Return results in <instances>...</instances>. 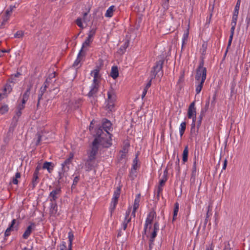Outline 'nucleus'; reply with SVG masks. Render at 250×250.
<instances>
[{
	"label": "nucleus",
	"instance_id": "f257e3e1",
	"mask_svg": "<svg viewBox=\"0 0 250 250\" xmlns=\"http://www.w3.org/2000/svg\"><path fill=\"white\" fill-rule=\"evenodd\" d=\"M96 135L97 136L93 141L97 140L96 146L98 148L99 145L105 148H108L112 145V134L109 132L104 133L103 129L98 128Z\"/></svg>",
	"mask_w": 250,
	"mask_h": 250
},
{
	"label": "nucleus",
	"instance_id": "f03ea898",
	"mask_svg": "<svg viewBox=\"0 0 250 250\" xmlns=\"http://www.w3.org/2000/svg\"><path fill=\"white\" fill-rule=\"evenodd\" d=\"M97 140L93 141L91 149L87 152L88 157L85 160V167L86 171L92 170L95 166V160L98 153V148L96 146Z\"/></svg>",
	"mask_w": 250,
	"mask_h": 250
},
{
	"label": "nucleus",
	"instance_id": "7ed1b4c3",
	"mask_svg": "<svg viewBox=\"0 0 250 250\" xmlns=\"http://www.w3.org/2000/svg\"><path fill=\"white\" fill-rule=\"evenodd\" d=\"M164 62V56H160L159 60L155 62L150 71V76L151 77V79H154L156 77L159 78L162 77L163 76V71L162 69Z\"/></svg>",
	"mask_w": 250,
	"mask_h": 250
},
{
	"label": "nucleus",
	"instance_id": "20e7f679",
	"mask_svg": "<svg viewBox=\"0 0 250 250\" xmlns=\"http://www.w3.org/2000/svg\"><path fill=\"white\" fill-rule=\"evenodd\" d=\"M107 94V98L105 100V108L106 110L112 112L115 110V103L117 99L115 91L112 87H110Z\"/></svg>",
	"mask_w": 250,
	"mask_h": 250
},
{
	"label": "nucleus",
	"instance_id": "39448f33",
	"mask_svg": "<svg viewBox=\"0 0 250 250\" xmlns=\"http://www.w3.org/2000/svg\"><path fill=\"white\" fill-rule=\"evenodd\" d=\"M204 59L202 58L196 71L195 79L196 81H200L203 80L205 81L206 79L207 70V68L204 67Z\"/></svg>",
	"mask_w": 250,
	"mask_h": 250
},
{
	"label": "nucleus",
	"instance_id": "423d86ee",
	"mask_svg": "<svg viewBox=\"0 0 250 250\" xmlns=\"http://www.w3.org/2000/svg\"><path fill=\"white\" fill-rule=\"evenodd\" d=\"M100 87V84L93 83H92V84L90 86L89 91L86 94V96H87L90 99H91L90 102L91 103H93V101L94 103H95V101H97V99L98 98V93L99 91Z\"/></svg>",
	"mask_w": 250,
	"mask_h": 250
},
{
	"label": "nucleus",
	"instance_id": "0eeeda50",
	"mask_svg": "<svg viewBox=\"0 0 250 250\" xmlns=\"http://www.w3.org/2000/svg\"><path fill=\"white\" fill-rule=\"evenodd\" d=\"M74 157L73 153H70L69 157L61 165L62 169L64 171H68L70 169V166L72 164Z\"/></svg>",
	"mask_w": 250,
	"mask_h": 250
},
{
	"label": "nucleus",
	"instance_id": "6e6552de",
	"mask_svg": "<svg viewBox=\"0 0 250 250\" xmlns=\"http://www.w3.org/2000/svg\"><path fill=\"white\" fill-rule=\"evenodd\" d=\"M62 193V190L60 187H58L51 191L49 194L48 198L50 202H57Z\"/></svg>",
	"mask_w": 250,
	"mask_h": 250
},
{
	"label": "nucleus",
	"instance_id": "1a4fd4ad",
	"mask_svg": "<svg viewBox=\"0 0 250 250\" xmlns=\"http://www.w3.org/2000/svg\"><path fill=\"white\" fill-rule=\"evenodd\" d=\"M90 75L93 77L92 83L101 84L102 80V76L100 74V67L97 66L96 69H95L91 71Z\"/></svg>",
	"mask_w": 250,
	"mask_h": 250
},
{
	"label": "nucleus",
	"instance_id": "9d476101",
	"mask_svg": "<svg viewBox=\"0 0 250 250\" xmlns=\"http://www.w3.org/2000/svg\"><path fill=\"white\" fill-rule=\"evenodd\" d=\"M35 227L36 224L35 223H30V225L27 227L22 235V238L24 239H27L32 231L35 229Z\"/></svg>",
	"mask_w": 250,
	"mask_h": 250
},
{
	"label": "nucleus",
	"instance_id": "9b49d317",
	"mask_svg": "<svg viewBox=\"0 0 250 250\" xmlns=\"http://www.w3.org/2000/svg\"><path fill=\"white\" fill-rule=\"evenodd\" d=\"M86 53L85 52H83L82 50H80L76 60L74 62L73 66L76 68V69L79 68L81 66V62L83 60V58L85 56Z\"/></svg>",
	"mask_w": 250,
	"mask_h": 250
},
{
	"label": "nucleus",
	"instance_id": "f8f14e48",
	"mask_svg": "<svg viewBox=\"0 0 250 250\" xmlns=\"http://www.w3.org/2000/svg\"><path fill=\"white\" fill-rule=\"evenodd\" d=\"M195 101L192 102L189 105L188 110V117L191 119L193 116L196 115V110L195 107Z\"/></svg>",
	"mask_w": 250,
	"mask_h": 250
},
{
	"label": "nucleus",
	"instance_id": "ddd939ff",
	"mask_svg": "<svg viewBox=\"0 0 250 250\" xmlns=\"http://www.w3.org/2000/svg\"><path fill=\"white\" fill-rule=\"evenodd\" d=\"M32 87V84L31 82L27 85L26 90L22 95V98L21 101H22L23 104H26V102L28 101Z\"/></svg>",
	"mask_w": 250,
	"mask_h": 250
},
{
	"label": "nucleus",
	"instance_id": "4468645a",
	"mask_svg": "<svg viewBox=\"0 0 250 250\" xmlns=\"http://www.w3.org/2000/svg\"><path fill=\"white\" fill-rule=\"evenodd\" d=\"M138 155H136L135 158L134 159L133 161V164L132 166V167L131 170L130 171V176L132 177V179H134V174L136 172V170L138 168Z\"/></svg>",
	"mask_w": 250,
	"mask_h": 250
},
{
	"label": "nucleus",
	"instance_id": "2eb2a0df",
	"mask_svg": "<svg viewBox=\"0 0 250 250\" xmlns=\"http://www.w3.org/2000/svg\"><path fill=\"white\" fill-rule=\"evenodd\" d=\"M58 211L57 202H50L49 212L51 215H55Z\"/></svg>",
	"mask_w": 250,
	"mask_h": 250
},
{
	"label": "nucleus",
	"instance_id": "dca6fc26",
	"mask_svg": "<svg viewBox=\"0 0 250 250\" xmlns=\"http://www.w3.org/2000/svg\"><path fill=\"white\" fill-rule=\"evenodd\" d=\"M156 212L154 210L150 211L147 214L146 222L151 225L154 219L156 217Z\"/></svg>",
	"mask_w": 250,
	"mask_h": 250
},
{
	"label": "nucleus",
	"instance_id": "f3484780",
	"mask_svg": "<svg viewBox=\"0 0 250 250\" xmlns=\"http://www.w3.org/2000/svg\"><path fill=\"white\" fill-rule=\"evenodd\" d=\"M93 42V39L91 38H89L87 37L85 41L83 42L82 44V48L80 50H82L83 52H85L86 53L87 51V49L86 48L89 47L90 45V43Z\"/></svg>",
	"mask_w": 250,
	"mask_h": 250
},
{
	"label": "nucleus",
	"instance_id": "a211bd4d",
	"mask_svg": "<svg viewBox=\"0 0 250 250\" xmlns=\"http://www.w3.org/2000/svg\"><path fill=\"white\" fill-rule=\"evenodd\" d=\"M111 126V124L110 122L108 120L105 119V121L103 122L102 126L99 128L103 129V131L104 130L105 131L104 133H107V132H108V130L110 129Z\"/></svg>",
	"mask_w": 250,
	"mask_h": 250
},
{
	"label": "nucleus",
	"instance_id": "6ab92c4d",
	"mask_svg": "<svg viewBox=\"0 0 250 250\" xmlns=\"http://www.w3.org/2000/svg\"><path fill=\"white\" fill-rule=\"evenodd\" d=\"M40 182L39 174L33 173V177L31 183L32 189H34Z\"/></svg>",
	"mask_w": 250,
	"mask_h": 250
},
{
	"label": "nucleus",
	"instance_id": "aec40b11",
	"mask_svg": "<svg viewBox=\"0 0 250 250\" xmlns=\"http://www.w3.org/2000/svg\"><path fill=\"white\" fill-rule=\"evenodd\" d=\"M167 170H165L164 172L162 178L159 181L158 186L163 188L165 185V183L167 181Z\"/></svg>",
	"mask_w": 250,
	"mask_h": 250
},
{
	"label": "nucleus",
	"instance_id": "412c9836",
	"mask_svg": "<svg viewBox=\"0 0 250 250\" xmlns=\"http://www.w3.org/2000/svg\"><path fill=\"white\" fill-rule=\"evenodd\" d=\"M54 165L52 162H45L42 166V169H46L49 173H51L53 170Z\"/></svg>",
	"mask_w": 250,
	"mask_h": 250
},
{
	"label": "nucleus",
	"instance_id": "4be33fe9",
	"mask_svg": "<svg viewBox=\"0 0 250 250\" xmlns=\"http://www.w3.org/2000/svg\"><path fill=\"white\" fill-rule=\"evenodd\" d=\"M131 209H132L131 207H129L126 210V211L125 212V218L123 221L124 223H126L128 224L129 223H130L131 222V217L130 216V214L131 212Z\"/></svg>",
	"mask_w": 250,
	"mask_h": 250
},
{
	"label": "nucleus",
	"instance_id": "5701e85b",
	"mask_svg": "<svg viewBox=\"0 0 250 250\" xmlns=\"http://www.w3.org/2000/svg\"><path fill=\"white\" fill-rule=\"evenodd\" d=\"M8 228H10L11 230L12 231L16 230L17 231L19 229V223L18 222L17 223V220L15 219H14L12 220L11 224L9 225Z\"/></svg>",
	"mask_w": 250,
	"mask_h": 250
},
{
	"label": "nucleus",
	"instance_id": "b1692460",
	"mask_svg": "<svg viewBox=\"0 0 250 250\" xmlns=\"http://www.w3.org/2000/svg\"><path fill=\"white\" fill-rule=\"evenodd\" d=\"M110 75L113 79H116L119 76V71L117 66L112 67Z\"/></svg>",
	"mask_w": 250,
	"mask_h": 250
},
{
	"label": "nucleus",
	"instance_id": "393cba45",
	"mask_svg": "<svg viewBox=\"0 0 250 250\" xmlns=\"http://www.w3.org/2000/svg\"><path fill=\"white\" fill-rule=\"evenodd\" d=\"M118 203V200L117 199H111V202L110 203V207L109 208V210L110 212V215L112 216L113 212L114 211L116 206Z\"/></svg>",
	"mask_w": 250,
	"mask_h": 250
},
{
	"label": "nucleus",
	"instance_id": "a878e982",
	"mask_svg": "<svg viewBox=\"0 0 250 250\" xmlns=\"http://www.w3.org/2000/svg\"><path fill=\"white\" fill-rule=\"evenodd\" d=\"M179 210V204L176 202L174 204V209H173V218L172 221H174L177 219V216L178 214V212Z\"/></svg>",
	"mask_w": 250,
	"mask_h": 250
},
{
	"label": "nucleus",
	"instance_id": "bb28decb",
	"mask_svg": "<svg viewBox=\"0 0 250 250\" xmlns=\"http://www.w3.org/2000/svg\"><path fill=\"white\" fill-rule=\"evenodd\" d=\"M188 146L187 145L184 149L182 154V160L184 164L188 161Z\"/></svg>",
	"mask_w": 250,
	"mask_h": 250
},
{
	"label": "nucleus",
	"instance_id": "cd10ccee",
	"mask_svg": "<svg viewBox=\"0 0 250 250\" xmlns=\"http://www.w3.org/2000/svg\"><path fill=\"white\" fill-rule=\"evenodd\" d=\"M68 171H64L62 169L61 171H59L58 172V183L60 184L63 182V178L64 177H66L67 172Z\"/></svg>",
	"mask_w": 250,
	"mask_h": 250
},
{
	"label": "nucleus",
	"instance_id": "c85d7f7f",
	"mask_svg": "<svg viewBox=\"0 0 250 250\" xmlns=\"http://www.w3.org/2000/svg\"><path fill=\"white\" fill-rule=\"evenodd\" d=\"M115 7L114 5L110 6L106 10L105 16L108 18L112 17L113 15V12L115 11Z\"/></svg>",
	"mask_w": 250,
	"mask_h": 250
},
{
	"label": "nucleus",
	"instance_id": "c756f323",
	"mask_svg": "<svg viewBox=\"0 0 250 250\" xmlns=\"http://www.w3.org/2000/svg\"><path fill=\"white\" fill-rule=\"evenodd\" d=\"M140 199H141V194H138L135 197L134 204L133 206V208L135 209H137L139 208V203L140 202Z\"/></svg>",
	"mask_w": 250,
	"mask_h": 250
},
{
	"label": "nucleus",
	"instance_id": "7c9ffc66",
	"mask_svg": "<svg viewBox=\"0 0 250 250\" xmlns=\"http://www.w3.org/2000/svg\"><path fill=\"white\" fill-rule=\"evenodd\" d=\"M22 114V111L17 110L16 113V116H14L13 120L15 121L13 125V127H15L17 125V123L19 120V118L21 117Z\"/></svg>",
	"mask_w": 250,
	"mask_h": 250
},
{
	"label": "nucleus",
	"instance_id": "2f4dec72",
	"mask_svg": "<svg viewBox=\"0 0 250 250\" xmlns=\"http://www.w3.org/2000/svg\"><path fill=\"white\" fill-rule=\"evenodd\" d=\"M205 81H204L203 80H201L200 81H198V84L196 85V89H195V91H196V94H199L203 88V85H204V83H205Z\"/></svg>",
	"mask_w": 250,
	"mask_h": 250
},
{
	"label": "nucleus",
	"instance_id": "473e14b6",
	"mask_svg": "<svg viewBox=\"0 0 250 250\" xmlns=\"http://www.w3.org/2000/svg\"><path fill=\"white\" fill-rule=\"evenodd\" d=\"M198 128L196 130L195 125H194V124H191V126L190 129V135L192 137L196 136L198 133Z\"/></svg>",
	"mask_w": 250,
	"mask_h": 250
},
{
	"label": "nucleus",
	"instance_id": "72a5a7b5",
	"mask_svg": "<svg viewBox=\"0 0 250 250\" xmlns=\"http://www.w3.org/2000/svg\"><path fill=\"white\" fill-rule=\"evenodd\" d=\"M186 129V122H182L180 125V135L181 137H182L183 135V134L185 133V131Z\"/></svg>",
	"mask_w": 250,
	"mask_h": 250
},
{
	"label": "nucleus",
	"instance_id": "f704fd0d",
	"mask_svg": "<svg viewBox=\"0 0 250 250\" xmlns=\"http://www.w3.org/2000/svg\"><path fill=\"white\" fill-rule=\"evenodd\" d=\"M121 193V188L118 187L114 191L113 196L112 199L118 200Z\"/></svg>",
	"mask_w": 250,
	"mask_h": 250
},
{
	"label": "nucleus",
	"instance_id": "c9c22d12",
	"mask_svg": "<svg viewBox=\"0 0 250 250\" xmlns=\"http://www.w3.org/2000/svg\"><path fill=\"white\" fill-rule=\"evenodd\" d=\"M203 116H204V111H203V110H202L201 112V114L198 117V120L197 123L196 127L198 128V129H199L200 126H201Z\"/></svg>",
	"mask_w": 250,
	"mask_h": 250
},
{
	"label": "nucleus",
	"instance_id": "e433bc0d",
	"mask_svg": "<svg viewBox=\"0 0 250 250\" xmlns=\"http://www.w3.org/2000/svg\"><path fill=\"white\" fill-rule=\"evenodd\" d=\"M129 146V144H125L124 146L122 149L120 151L119 153L126 154L128 152V147Z\"/></svg>",
	"mask_w": 250,
	"mask_h": 250
},
{
	"label": "nucleus",
	"instance_id": "4c0bfd02",
	"mask_svg": "<svg viewBox=\"0 0 250 250\" xmlns=\"http://www.w3.org/2000/svg\"><path fill=\"white\" fill-rule=\"evenodd\" d=\"M188 31L187 30V32L186 33H185L183 35V38H182V48H183V46L185 44L187 43V42L188 41Z\"/></svg>",
	"mask_w": 250,
	"mask_h": 250
},
{
	"label": "nucleus",
	"instance_id": "58836bf2",
	"mask_svg": "<svg viewBox=\"0 0 250 250\" xmlns=\"http://www.w3.org/2000/svg\"><path fill=\"white\" fill-rule=\"evenodd\" d=\"M9 110V107L7 105L4 104L1 106L0 108V113L1 114H4L5 113L7 112Z\"/></svg>",
	"mask_w": 250,
	"mask_h": 250
},
{
	"label": "nucleus",
	"instance_id": "ea45409f",
	"mask_svg": "<svg viewBox=\"0 0 250 250\" xmlns=\"http://www.w3.org/2000/svg\"><path fill=\"white\" fill-rule=\"evenodd\" d=\"M96 32V28H91L90 31H89V33L88 34V37L89 38H91L93 39V37L95 36Z\"/></svg>",
	"mask_w": 250,
	"mask_h": 250
},
{
	"label": "nucleus",
	"instance_id": "a19ab883",
	"mask_svg": "<svg viewBox=\"0 0 250 250\" xmlns=\"http://www.w3.org/2000/svg\"><path fill=\"white\" fill-rule=\"evenodd\" d=\"M12 90V87L10 83H6L4 86L3 89V92L6 93L8 92V93H10Z\"/></svg>",
	"mask_w": 250,
	"mask_h": 250
},
{
	"label": "nucleus",
	"instance_id": "79ce46f5",
	"mask_svg": "<svg viewBox=\"0 0 250 250\" xmlns=\"http://www.w3.org/2000/svg\"><path fill=\"white\" fill-rule=\"evenodd\" d=\"M163 190V188L157 187L156 189V198L158 200H159L160 196L162 195Z\"/></svg>",
	"mask_w": 250,
	"mask_h": 250
},
{
	"label": "nucleus",
	"instance_id": "37998d69",
	"mask_svg": "<svg viewBox=\"0 0 250 250\" xmlns=\"http://www.w3.org/2000/svg\"><path fill=\"white\" fill-rule=\"evenodd\" d=\"M23 36H24V32L21 30H19L14 34V38H22Z\"/></svg>",
	"mask_w": 250,
	"mask_h": 250
},
{
	"label": "nucleus",
	"instance_id": "c03bdc74",
	"mask_svg": "<svg viewBox=\"0 0 250 250\" xmlns=\"http://www.w3.org/2000/svg\"><path fill=\"white\" fill-rule=\"evenodd\" d=\"M46 90V89L43 86L40 88V93L38 95V97H39V100H41L42 99V96Z\"/></svg>",
	"mask_w": 250,
	"mask_h": 250
},
{
	"label": "nucleus",
	"instance_id": "a18cd8bd",
	"mask_svg": "<svg viewBox=\"0 0 250 250\" xmlns=\"http://www.w3.org/2000/svg\"><path fill=\"white\" fill-rule=\"evenodd\" d=\"M74 237V236L73 231L72 230L70 231L68 234V238L69 242L73 243Z\"/></svg>",
	"mask_w": 250,
	"mask_h": 250
},
{
	"label": "nucleus",
	"instance_id": "49530a36",
	"mask_svg": "<svg viewBox=\"0 0 250 250\" xmlns=\"http://www.w3.org/2000/svg\"><path fill=\"white\" fill-rule=\"evenodd\" d=\"M36 136L37 137V140L36 142V145L38 146L40 145V143L42 141V135L40 133H38L36 134Z\"/></svg>",
	"mask_w": 250,
	"mask_h": 250
},
{
	"label": "nucleus",
	"instance_id": "de8ad7c7",
	"mask_svg": "<svg viewBox=\"0 0 250 250\" xmlns=\"http://www.w3.org/2000/svg\"><path fill=\"white\" fill-rule=\"evenodd\" d=\"M127 46H128V43L125 42L123 45H122L120 47L119 50L120 51V52L122 53H124L125 52V51Z\"/></svg>",
	"mask_w": 250,
	"mask_h": 250
},
{
	"label": "nucleus",
	"instance_id": "09e8293b",
	"mask_svg": "<svg viewBox=\"0 0 250 250\" xmlns=\"http://www.w3.org/2000/svg\"><path fill=\"white\" fill-rule=\"evenodd\" d=\"M169 0H162L163 4L162 6L165 9H167L169 6Z\"/></svg>",
	"mask_w": 250,
	"mask_h": 250
},
{
	"label": "nucleus",
	"instance_id": "8fccbe9b",
	"mask_svg": "<svg viewBox=\"0 0 250 250\" xmlns=\"http://www.w3.org/2000/svg\"><path fill=\"white\" fill-rule=\"evenodd\" d=\"M191 175H196V162L195 161L193 163L192 169V172Z\"/></svg>",
	"mask_w": 250,
	"mask_h": 250
},
{
	"label": "nucleus",
	"instance_id": "3c124183",
	"mask_svg": "<svg viewBox=\"0 0 250 250\" xmlns=\"http://www.w3.org/2000/svg\"><path fill=\"white\" fill-rule=\"evenodd\" d=\"M25 104H23L22 101H21V103L18 105L17 110L22 111L25 108Z\"/></svg>",
	"mask_w": 250,
	"mask_h": 250
},
{
	"label": "nucleus",
	"instance_id": "603ef678",
	"mask_svg": "<svg viewBox=\"0 0 250 250\" xmlns=\"http://www.w3.org/2000/svg\"><path fill=\"white\" fill-rule=\"evenodd\" d=\"M159 229V224L158 221H156L154 223L153 225V231H155L157 232L158 230Z\"/></svg>",
	"mask_w": 250,
	"mask_h": 250
},
{
	"label": "nucleus",
	"instance_id": "864d4df0",
	"mask_svg": "<svg viewBox=\"0 0 250 250\" xmlns=\"http://www.w3.org/2000/svg\"><path fill=\"white\" fill-rule=\"evenodd\" d=\"M76 23L79 27L82 28H83V25L81 18H78L76 21Z\"/></svg>",
	"mask_w": 250,
	"mask_h": 250
},
{
	"label": "nucleus",
	"instance_id": "5fc2aeb1",
	"mask_svg": "<svg viewBox=\"0 0 250 250\" xmlns=\"http://www.w3.org/2000/svg\"><path fill=\"white\" fill-rule=\"evenodd\" d=\"M149 80H148V82H147V83H146V86L144 88L146 89H147L150 87L151 85V83H152V81L153 79H151V77L149 76Z\"/></svg>",
	"mask_w": 250,
	"mask_h": 250
},
{
	"label": "nucleus",
	"instance_id": "6e6d98bb",
	"mask_svg": "<svg viewBox=\"0 0 250 250\" xmlns=\"http://www.w3.org/2000/svg\"><path fill=\"white\" fill-rule=\"evenodd\" d=\"M60 250H66V243L64 241H62L60 245Z\"/></svg>",
	"mask_w": 250,
	"mask_h": 250
},
{
	"label": "nucleus",
	"instance_id": "4d7b16f0",
	"mask_svg": "<svg viewBox=\"0 0 250 250\" xmlns=\"http://www.w3.org/2000/svg\"><path fill=\"white\" fill-rule=\"evenodd\" d=\"M157 232H156L155 231H153L152 232L150 235V238L149 239L151 240V241H152L153 240H155V239L157 236Z\"/></svg>",
	"mask_w": 250,
	"mask_h": 250
},
{
	"label": "nucleus",
	"instance_id": "13d9d810",
	"mask_svg": "<svg viewBox=\"0 0 250 250\" xmlns=\"http://www.w3.org/2000/svg\"><path fill=\"white\" fill-rule=\"evenodd\" d=\"M149 225V229H150L151 228V226L150 224H149L148 223L145 221V224L144 226V233L146 234L147 229Z\"/></svg>",
	"mask_w": 250,
	"mask_h": 250
},
{
	"label": "nucleus",
	"instance_id": "bf43d9fd",
	"mask_svg": "<svg viewBox=\"0 0 250 250\" xmlns=\"http://www.w3.org/2000/svg\"><path fill=\"white\" fill-rule=\"evenodd\" d=\"M233 36H231V35H230L229 36V42H228V45H227V47H228V49H229L231 44V43H232V39H233Z\"/></svg>",
	"mask_w": 250,
	"mask_h": 250
},
{
	"label": "nucleus",
	"instance_id": "052dcab7",
	"mask_svg": "<svg viewBox=\"0 0 250 250\" xmlns=\"http://www.w3.org/2000/svg\"><path fill=\"white\" fill-rule=\"evenodd\" d=\"M11 231H12V230H11L10 229V228H7L4 232L5 237H8V236H10Z\"/></svg>",
	"mask_w": 250,
	"mask_h": 250
},
{
	"label": "nucleus",
	"instance_id": "680f3d73",
	"mask_svg": "<svg viewBox=\"0 0 250 250\" xmlns=\"http://www.w3.org/2000/svg\"><path fill=\"white\" fill-rule=\"evenodd\" d=\"M80 180V176H77L74 177L73 183L74 185H77Z\"/></svg>",
	"mask_w": 250,
	"mask_h": 250
},
{
	"label": "nucleus",
	"instance_id": "e2e57ef3",
	"mask_svg": "<svg viewBox=\"0 0 250 250\" xmlns=\"http://www.w3.org/2000/svg\"><path fill=\"white\" fill-rule=\"evenodd\" d=\"M241 3V0H237L236 5L235 6L234 10H239L240 6Z\"/></svg>",
	"mask_w": 250,
	"mask_h": 250
},
{
	"label": "nucleus",
	"instance_id": "0e129e2a",
	"mask_svg": "<svg viewBox=\"0 0 250 250\" xmlns=\"http://www.w3.org/2000/svg\"><path fill=\"white\" fill-rule=\"evenodd\" d=\"M10 16L7 15L6 14H4L2 16V20H4V22H7L10 18Z\"/></svg>",
	"mask_w": 250,
	"mask_h": 250
},
{
	"label": "nucleus",
	"instance_id": "69168bd1",
	"mask_svg": "<svg viewBox=\"0 0 250 250\" xmlns=\"http://www.w3.org/2000/svg\"><path fill=\"white\" fill-rule=\"evenodd\" d=\"M42 167L40 165H38L36 167V168L34 171V173L39 174V171L41 169Z\"/></svg>",
	"mask_w": 250,
	"mask_h": 250
},
{
	"label": "nucleus",
	"instance_id": "338daca9",
	"mask_svg": "<svg viewBox=\"0 0 250 250\" xmlns=\"http://www.w3.org/2000/svg\"><path fill=\"white\" fill-rule=\"evenodd\" d=\"M56 75V73L55 72L49 74V76L47 79H48V81L50 80L51 79L55 78Z\"/></svg>",
	"mask_w": 250,
	"mask_h": 250
},
{
	"label": "nucleus",
	"instance_id": "774afa93",
	"mask_svg": "<svg viewBox=\"0 0 250 250\" xmlns=\"http://www.w3.org/2000/svg\"><path fill=\"white\" fill-rule=\"evenodd\" d=\"M223 250H231V248L230 247V244L228 242L227 244H225V247Z\"/></svg>",
	"mask_w": 250,
	"mask_h": 250
}]
</instances>
